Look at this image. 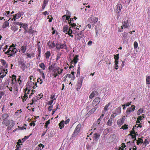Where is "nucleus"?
Listing matches in <instances>:
<instances>
[{"label":"nucleus","mask_w":150,"mask_h":150,"mask_svg":"<svg viewBox=\"0 0 150 150\" xmlns=\"http://www.w3.org/2000/svg\"><path fill=\"white\" fill-rule=\"evenodd\" d=\"M83 79L84 78L82 76L79 77L77 82V84L76 85V89L77 91H79V90L80 89L81 87Z\"/></svg>","instance_id":"obj_1"},{"label":"nucleus","mask_w":150,"mask_h":150,"mask_svg":"<svg viewBox=\"0 0 150 150\" xmlns=\"http://www.w3.org/2000/svg\"><path fill=\"white\" fill-rule=\"evenodd\" d=\"M96 142L93 141L90 144H88L86 145V148L87 150H90L92 149L96 145Z\"/></svg>","instance_id":"obj_2"},{"label":"nucleus","mask_w":150,"mask_h":150,"mask_svg":"<svg viewBox=\"0 0 150 150\" xmlns=\"http://www.w3.org/2000/svg\"><path fill=\"white\" fill-rule=\"evenodd\" d=\"M122 6L120 3H118L116 6V8L115 9V13H120L122 8Z\"/></svg>","instance_id":"obj_3"},{"label":"nucleus","mask_w":150,"mask_h":150,"mask_svg":"<svg viewBox=\"0 0 150 150\" xmlns=\"http://www.w3.org/2000/svg\"><path fill=\"white\" fill-rule=\"evenodd\" d=\"M56 48L57 50H60L64 48V47L66 46L64 44H62L60 43L57 42L56 44Z\"/></svg>","instance_id":"obj_4"},{"label":"nucleus","mask_w":150,"mask_h":150,"mask_svg":"<svg viewBox=\"0 0 150 150\" xmlns=\"http://www.w3.org/2000/svg\"><path fill=\"white\" fill-rule=\"evenodd\" d=\"M100 101V99L99 98H96L93 101L92 104L93 106L95 105L96 106Z\"/></svg>","instance_id":"obj_5"},{"label":"nucleus","mask_w":150,"mask_h":150,"mask_svg":"<svg viewBox=\"0 0 150 150\" xmlns=\"http://www.w3.org/2000/svg\"><path fill=\"white\" fill-rule=\"evenodd\" d=\"M125 118L124 117L121 118L120 119H119L117 121V124L119 125H123L125 122Z\"/></svg>","instance_id":"obj_6"},{"label":"nucleus","mask_w":150,"mask_h":150,"mask_svg":"<svg viewBox=\"0 0 150 150\" xmlns=\"http://www.w3.org/2000/svg\"><path fill=\"white\" fill-rule=\"evenodd\" d=\"M18 51L17 50L16 48H14L13 49H12L11 51V53L8 54L10 56L14 57L15 55V54Z\"/></svg>","instance_id":"obj_7"},{"label":"nucleus","mask_w":150,"mask_h":150,"mask_svg":"<svg viewBox=\"0 0 150 150\" xmlns=\"http://www.w3.org/2000/svg\"><path fill=\"white\" fill-rule=\"evenodd\" d=\"M123 26L125 28L128 27L129 26V23H128V20H124L122 22Z\"/></svg>","instance_id":"obj_8"},{"label":"nucleus","mask_w":150,"mask_h":150,"mask_svg":"<svg viewBox=\"0 0 150 150\" xmlns=\"http://www.w3.org/2000/svg\"><path fill=\"white\" fill-rule=\"evenodd\" d=\"M103 114H102V115L100 116V118H99L98 120H97V123L98 124L97 125V127H100V125L101 124H102V122L101 123L100 122V119H102L103 118Z\"/></svg>","instance_id":"obj_9"},{"label":"nucleus","mask_w":150,"mask_h":150,"mask_svg":"<svg viewBox=\"0 0 150 150\" xmlns=\"http://www.w3.org/2000/svg\"><path fill=\"white\" fill-rule=\"evenodd\" d=\"M98 94V92L96 91H93L90 94L89 98L90 99L93 98L95 96H96Z\"/></svg>","instance_id":"obj_10"},{"label":"nucleus","mask_w":150,"mask_h":150,"mask_svg":"<svg viewBox=\"0 0 150 150\" xmlns=\"http://www.w3.org/2000/svg\"><path fill=\"white\" fill-rule=\"evenodd\" d=\"M100 137V135L99 134L96 133L94 134V136L93 137V141L95 142H97V140Z\"/></svg>","instance_id":"obj_11"},{"label":"nucleus","mask_w":150,"mask_h":150,"mask_svg":"<svg viewBox=\"0 0 150 150\" xmlns=\"http://www.w3.org/2000/svg\"><path fill=\"white\" fill-rule=\"evenodd\" d=\"M89 20H91V21H92V22H91V23H93L92 25H94V24L96 23L98 21V18L95 17L92 18H90Z\"/></svg>","instance_id":"obj_12"},{"label":"nucleus","mask_w":150,"mask_h":150,"mask_svg":"<svg viewBox=\"0 0 150 150\" xmlns=\"http://www.w3.org/2000/svg\"><path fill=\"white\" fill-rule=\"evenodd\" d=\"M8 72V70L7 69H1V71L0 72V75H3L6 74V75L7 73Z\"/></svg>","instance_id":"obj_13"},{"label":"nucleus","mask_w":150,"mask_h":150,"mask_svg":"<svg viewBox=\"0 0 150 150\" xmlns=\"http://www.w3.org/2000/svg\"><path fill=\"white\" fill-rule=\"evenodd\" d=\"M119 58V55L118 54H117L116 55L115 57V65H117V64H118V59Z\"/></svg>","instance_id":"obj_14"},{"label":"nucleus","mask_w":150,"mask_h":150,"mask_svg":"<svg viewBox=\"0 0 150 150\" xmlns=\"http://www.w3.org/2000/svg\"><path fill=\"white\" fill-rule=\"evenodd\" d=\"M8 115L7 114H3L0 118V119L2 120H6L5 119L8 117Z\"/></svg>","instance_id":"obj_15"},{"label":"nucleus","mask_w":150,"mask_h":150,"mask_svg":"<svg viewBox=\"0 0 150 150\" xmlns=\"http://www.w3.org/2000/svg\"><path fill=\"white\" fill-rule=\"evenodd\" d=\"M10 124V121L8 120H6L3 121L2 124L7 126L9 125Z\"/></svg>","instance_id":"obj_16"},{"label":"nucleus","mask_w":150,"mask_h":150,"mask_svg":"<svg viewBox=\"0 0 150 150\" xmlns=\"http://www.w3.org/2000/svg\"><path fill=\"white\" fill-rule=\"evenodd\" d=\"M9 23L8 21H6L3 23L2 25V28H5L6 27L9 26Z\"/></svg>","instance_id":"obj_17"},{"label":"nucleus","mask_w":150,"mask_h":150,"mask_svg":"<svg viewBox=\"0 0 150 150\" xmlns=\"http://www.w3.org/2000/svg\"><path fill=\"white\" fill-rule=\"evenodd\" d=\"M146 81L147 84H150V76H146Z\"/></svg>","instance_id":"obj_18"},{"label":"nucleus","mask_w":150,"mask_h":150,"mask_svg":"<svg viewBox=\"0 0 150 150\" xmlns=\"http://www.w3.org/2000/svg\"><path fill=\"white\" fill-rule=\"evenodd\" d=\"M68 28L69 26L67 25L64 26L63 29V31L64 33L66 32L67 31Z\"/></svg>","instance_id":"obj_19"},{"label":"nucleus","mask_w":150,"mask_h":150,"mask_svg":"<svg viewBox=\"0 0 150 150\" xmlns=\"http://www.w3.org/2000/svg\"><path fill=\"white\" fill-rule=\"evenodd\" d=\"M83 30L81 31L80 33H78L77 34V35L78 36V37L77 38V39H78L79 40H80V39L81 38L82 36H83V34H82V32Z\"/></svg>","instance_id":"obj_20"},{"label":"nucleus","mask_w":150,"mask_h":150,"mask_svg":"<svg viewBox=\"0 0 150 150\" xmlns=\"http://www.w3.org/2000/svg\"><path fill=\"white\" fill-rule=\"evenodd\" d=\"M110 103H109L108 104L106 105L105 106L104 108V110H105V111H106L108 110L109 109V107L110 106Z\"/></svg>","instance_id":"obj_21"},{"label":"nucleus","mask_w":150,"mask_h":150,"mask_svg":"<svg viewBox=\"0 0 150 150\" xmlns=\"http://www.w3.org/2000/svg\"><path fill=\"white\" fill-rule=\"evenodd\" d=\"M143 137H142L141 138H139L138 140L137 141V144L138 145L140 143H143V139H142V138H143Z\"/></svg>","instance_id":"obj_22"},{"label":"nucleus","mask_w":150,"mask_h":150,"mask_svg":"<svg viewBox=\"0 0 150 150\" xmlns=\"http://www.w3.org/2000/svg\"><path fill=\"white\" fill-rule=\"evenodd\" d=\"M78 56H76L74 58V59L72 61V62H73L74 63V64L76 63L78 61Z\"/></svg>","instance_id":"obj_23"},{"label":"nucleus","mask_w":150,"mask_h":150,"mask_svg":"<svg viewBox=\"0 0 150 150\" xmlns=\"http://www.w3.org/2000/svg\"><path fill=\"white\" fill-rule=\"evenodd\" d=\"M81 124H78L76 127L75 130H76V131H78L79 132L81 129Z\"/></svg>","instance_id":"obj_24"},{"label":"nucleus","mask_w":150,"mask_h":150,"mask_svg":"<svg viewBox=\"0 0 150 150\" xmlns=\"http://www.w3.org/2000/svg\"><path fill=\"white\" fill-rule=\"evenodd\" d=\"M131 103L132 102H129L127 103L126 104H124V105H123L122 106H123V109H125V106H129V105H131Z\"/></svg>","instance_id":"obj_25"},{"label":"nucleus","mask_w":150,"mask_h":150,"mask_svg":"<svg viewBox=\"0 0 150 150\" xmlns=\"http://www.w3.org/2000/svg\"><path fill=\"white\" fill-rule=\"evenodd\" d=\"M46 55V59H48L50 55V52L49 51H47L45 53Z\"/></svg>","instance_id":"obj_26"},{"label":"nucleus","mask_w":150,"mask_h":150,"mask_svg":"<svg viewBox=\"0 0 150 150\" xmlns=\"http://www.w3.org/2000/svg\"><path fill=\"white\" fill-rule=\"evenodd\" d=\"M79 132L77 131H76V130L75 129L74 132H73V134H72V137H75L76 136L78 133H79Z\"/></svg>","instance_id":"obj_27"},{"label":"nucleus","mask_w":150,"mask_h":150,"mask_svg":"<svg viewBox=\"0 0 150 150\" xmlns=\"http://www.w3.org/2000/svg\"><path fill=\"white\" fill-rule=\"evenodd\" d=\"M21 50L23 53H24L26 50V46H23L21 48Z\"/></svg>","instance_id":"obj_28"},{"label":"nucleus","mask_w":150,"mask_h":150,"mask_svg":"<svg viewBox=\"0 0 150 150\" xmlns=\"http://www.w3.org/2000/svg\"><path fill=\"white\" fill-rule=\"evenodd\" d=\"M143 112V108H139L137 111V114L139 115H140V114L141 113Z\"/></svg>","instance_id":"obj_29"},{"label":"nucleus","mask_w":150,"mask_h":150,"mask_svg":"<svg viewBox=\"0 0 150 150\" xmlns=\"http://www.w3.org/2000/svg\"><path fill=\"white\" fill-rule=\"evenodd\" d=\"M60 68H56L55 67L52 70L53 73H57V71L59 70Z\"/></svg>","instance_id":"obj_30"},{"label":"nucleus","mask_w":150,"mask_h":150,"mask_svg":"<svg viewBox=\"0 0 150 150\" xmlns=\"http://www.w3.org/2000/svg\"><path fill=\"white\" fill-rule=\"evenodd\" d=\"M40 98H39V97H38V96H37L36 97L33 98L32 99V101L35 102L37 101V100H39Z\"/></svg>","instance_id":"obj_31"},{"label":"nucleus","mask_w":150,"mask_h":150,"mask_svg":"<svg viewBox=\"0 0 150 150\" xmlns=\"http://www.w3.org/2000/svg\"><path fill=\"white\" fill-rule=\"evenodd\" d=\"M64 121H62L60 123H59V127H64ZM62 129V127H61L60 128V129Z\"/></svg>","instance_id":"obj_32"},{"label":"nucleus","mask_w":150,"mask_h":150,"mask_svg":"<svg viewBox=\"0 0 150 150\" xmlns=\"http://www.w3.org/2000/svg\"><path fill=\"white\" fill-rule=\"evenodd\" d=\"M135 107L136 106L134 105H131V107L130 108L131 112H133V111H134V110H135Z\"/></svg>","instance_id":"obj_33"},{"label":"nucleus","mask_w":150,"mask_h":150,"mask_svg":"<svg viewBox=\"0 0 150 150\" xmlns=\"http://www.w3.org/2000/svg\"><path fill=\"white\" fill-rule=\"evenodd\" d=\"M112 123V120L111 119H109L107 122V124L109 126H111Z\"/></svg>","instance_id":"obj_34"},{"label":"nucleus","mask_w":150,"mask_h":150,"mask_svg":"<svg viewBox=\"0 0 150 150\" xmlns=\"http://www.w3.org/2000/svg\"><path fill=\"white\" fill-rule=\"evenodd\" d=\"M50 120H49L47 121L46 122L45 124V127L46 128H47L48 125L50 123Z\"/></svg>","instance_id":"obj_35"},{"label":"nucleus","mask_w":150,"mask_h":150,"mask_svg":"<svg viewBox=\"0 0 150 150\" xmlns=\"http://www.w3.org/2000/svg\"><path fill=\"white\" fill-rule=\"evenodd\" d=\"M134 49H137L138 47V43L136 42V41H135L134 43Z\"/></svg>","instance_id":"obj_36"},{"label":"nucleus","mask_w":150,"mask_h":150,"mask_svg":"<svg viewBox=\"0 0 150 150\" xmlns=\"http://www.w3.org/2000/svg\"><path fill=\"white\" fill-rule=\"evenodd\" d=\"M1 63L2 65H6V66L8 65V64H6V62L4 59H1Z\"/></svg>","instance_id":"obj_37"},{"label":"nucleus","mask_w":150,"mask_h":150,"mask_svg":"<svg viewBox=\"0 0 150 150\" xmlns=\"http://www.w3.org/2000/svg\"><path fill=\"white\" fill-rule=\"evenodd\" d=\"M22 25H21V26L20 27V28H21V27H23L24 29L25 30H26V29H27V26H28V25L26 24H23V26Z\"/></svg>","instance_id":"obj_38"},{"label":"nucleus","mask_w":150,"mask_h":150,"mask_svg":"<svg viewBox=\"0 0 150 150\" xmlns=\"http://www.w3.org/2000/svg\"><path fill=\"white\" fill-rule=\"evenodd\" d=\"M55 96L54 94H52L50 96V99L52 100H53V101L56 99V98H55Z\"/></svg>","instance_id":"obj_39"},{"label":"nucleus","mask_w":150,"mask_h":150,"mask_svg":"<svg viewBox=\"0 0 150 150\" xmlns=\"http://www.w3.org/2000/svg\"><path fill=\"white\" fill-rule=\"evenodd\" d=\"M22 99L23 100H25V98L27 99L28 98V96L26 93V91L25 92V93L24 94V96L23 97L22 96Z\"/></svg>","instance_id":"obj_40"},{"label":"nucleus","mask_w":150,"mask_h":150,"mask_svg":"<svg viewBox=\"0 0 150 150\" xmlns=\"http://www.w3.org/2000/svg\"><path fill=\"white\" fill-rule=\"evenodd\" d=\"M5 91H1L0 92V99L2 98V96L5 94Z\"/></svg>","instance_id":"obj_41"},{"label":"nucleus","mask_w":150,"mask_h":150,"mask_svg":"<svg viewBox=\"0 0 150 150\" xmlns=\"http://www.w3.org/2000/svg\"><path fill=\"white\" fill-rule=\"evenodd\" d=\"M121 128L123 129H127L128 128V127L127 125L125 124L124 125L122 126Z\"/></svg>","instance_id":"obj_42"},{"label":"nucleus","mask_w":150,"mask_h":150,"mask_svg":"<svg viewBox=\"0 0 150 150\" xmlns=\"http://www.w3.org/2000/svg\"><path fill=\"white\" fill-rule=\"evenodd\" d=\"M15 125V123L13 120H11V123L10 125V127L11 128L12 127Z\"/></svg>","instance_id":"obj_43"},{"label":"nucleus","mask_w":150,"mask_h":150,"mask_svg":"<svg viewBox=\"0 0 150 150\" xmlns=\"http://www.w3.org/2000/svg\"><path fill=\"white\" fill-rule=\"evenodd\" d=\"M6 76V74L2 75L0 76V82H2V79Z\"/></svg>","instance_id":"obj_44"},{"label":"nucleus","mask_w":150,"mask_h":150,"mask_svg":"<svg viewBox=\"0 0 150 150\" xmlns=\"http://www.w3.org/2000/svg\"><path fill=\"white\" fill-rule=\"evenodd\" d=\"M144 114H143L142 116L140 115V116H139V120H142L143 119V118H144Z\"/></svg>","instance_id":"obj_45"},{"label":"nucleus","mask_w":150,"mask_h":150,"mask_svg":"<svg viewBox=\"0 0 150 150\" xmlns=\"http://www.w3.org/2000/svg\"><path fill=\"white\" fill-rule=\"evenodd\" d=\"M137 132H135V134H132V138L133 139H134V140L133 142H134V141L135 140H136V135H137Z\"/></svg>","instance_id":"obj_46"},{"label":"nucleus","mask_w":150,"mask_h":150,"mask_svg":"<svg viewBox=\"0 0 150 150\" xmlns=\"http://www.w3.org/2000/svg\"><path fill=\"white\" fill-rule=\"evenodd\" d=\"M34 30H32V28L30 27L29 29L28 33H33Z\"/></svg>","instance_id":"obj_47"},{"label":"nucleus","mask_w":150,"mask_h":150,"mask_svg":"<svg viewBox=\"0 0 150 150\" xmlns=\"http://www.w3.org/2000/svg\"><path fill=\"white\" fill-rule=\"evenodd\" d=\"M127 114H129L131 112V108H128L126 111Z\"/></svg>","instance_id":"obj_48"},{"label":"nucleus","mask_w":150,"mask_h":150,"mask_svg":"<svg viewBox=\"0 0 150 150\" xmlns=\"http://www.w3.org/2000/svg\"><path fill=\"white\" fill-rule=\"evenodd\" d=\"M53 102V100H51L49 101L48 102L47 105H52Z\"/></svg>","instance_id":"obj_49"},{"label":"nucleus","mask_w":150,"mask_h":150,"mask_svg":"<svg viewBox=\"0 0 150 150\" xmlns=\"http://www.w3.org/2000/svg\"><path fill=\"white\" fill-rule=\"evenodd\" d=\"M29 136H25L23 139H22L23 142H24L26 139H28L29 137Z\"/></svg>","instance_id":"obj_50"},{"label":"nucleus","mask_w":150,"mask_h":150,"mask_svg":"<svg viewBox=\"0 0 150 150\" xmlns=\"http://www.w3.org/2000/svg\"><path fill=\"white\" fill-rule=\"evenodd\" d=\"M12 80V82L11 84L12 86L13 85V84H14L15 82L16 81V78L13 79Z\"/></svg>","instance_id":"obj_51"},{"label":"nucleus","mask_w":150,"mask_h":150,"mask_svg":"<svg viewBox=\"0 0 150 150\" xmlns=\"http://www.w3.org/2000/svg\"><path fill=\"white\" fill-rule=\"evenodd\" d=\"M63 71V69H60L59 70H58L57 71V72L58 74H60L62 71Z\"/></svg>","instance_id":"obj_52"},{"label":"nucleus","mask_w":150,"mask_h":150,"mask_svg":"<svg viewBox=\"0 0 150 150\" xmlns=\"http://www.w3.org/2000/svg\"><path fill=\"white\" fill-rule=\"evenodd\" d=\"M54 67V66H49L48 69L50 71L52 70V71Z\"/></svg>","instance_id":"obj_53"},{"label":"nucleus","mask_w":150,"mask_h":150,"mask_svg":"<svg viewBox=\"0 0 150 150\" xmlns=\"http://www.w3.org/2000/svg\"><path fill=\"white\" fill-rule=\"evenodd\" d=\"M134 128L135 127H133L132 129V130H131V132L132 134H135L136 133V132L134 131Z\"/></svg>","instance_id":"obj_54"},{"label":"nucleus","mask_w":150,"mask_h":150,"mask_svg":"<svg viewBox=\"0 0 150 150\" xmlns=\"http://www.w3.org/2000/svg\"><path fill=\"white\" fill-rule=\"evenodd\" d=\"M22 15V14H21L20 13H18L16 14V16H17L18 18H19Z\"/></svg>","instance_id":"obj_55"},{"label":"nucleus","mask_w":150,"mask_h":150,"mask_svg":"<svg viewBox=\"0 0 150 150\" xmlns=\"http://www.w3.org/2000/svg\"><path fill=\"white\" fill-rule=\"evenodd\" d=\"M52 75L54 76V77L55 78H56L57 76H58V75L57 74V73H53Z\"/></svg>","instance_id":"obj_56"},{"label":"nucleus","mask_w":150,"mask_h":150,"mask_svg":"<svg viewBox=\"0 0 150 150\" xmlns=\"http://www.w3.org/2000/svg\"><path fill=\"white\" fill-rule=\"evenodd\" d=\"M14 23L15 24H16L18 25H23V24H21V23H20L19 22H16V21L14 22Z\"/></svg>","instance_id":"obj_57"},{"label":"nucleus","mask_w":150,"mask_h":150,"mask_svg":"<svg viewBox=\"0 0 150 150\" xmlns=\"http://www.w3.org/2000/svg\"><path fill=\"white\" fill-rule=\"evenodd\" d=\"M97 107L96 106L94 108L92 109L91 110L92 111V112L93 113L97 109Z\"/></svg>","instance_id":"obj_58"},{"label":"nucleus","mask_w":150,"mask_h":150,"mask_svg":"<svg viewBox=\"0 0 150 150\" xmlns=\"http://www.w3.org/2000/svg\"><path fill=\"white\" fill-rule=\"evenodd\" d=\"M72 33V30L71 29H70V28L69 31H68V32L66 34H68V35H70Z\"/></svg>","instance_id":"obj_59"},{"label":"nucleus","mask_w":150,"mask_h":150,"mask_svg":"<svg viewBox=\"0 0 150 150\" xmlns=\"http://www.w3.org/2000/svg\"><path fill=\"white\" fill-rule=\"evenodd\" d=\"M53 108V105H52L51 106H50L48 107V110L49 111H51V110L52 109V108Z\"/></svg>","instance_id":"obj_60"},{"label":"nucleus","mask_w":150,"mask_h":150,"mask_svg":"<svg viewBox=\"0 0 150 150\" xmlns=\"http://www.w3.org/2000/svg\"><path fill=\"white\" fill-rule=\"evenodd\" d=\"M51 42L49 41L47 43V45H49L50 48L52 47V46L51 44Z\"/></svg>","instance_id":"obj_61"},{"label":"nucleus","mask_w":150,"mask_h":150,"mask_svg":"<svg viewBox=\"0 0 150 150\" xmlns=\"http://www.w3.org/2000/svg\"><path fill=\"white\" fill-rule=\"evenodd\" d=\"M19 65H21V66H24L25 65V63L21 61H20L19 62Z\"/></svg>","instance_id":"obj_62"},{"label":"nucleus","mask_w":150,"mask_h":150,"mask_svg":"<svg viewBox=\"0 0 150 150\" xmlns=\"http://www.w3.org/2000/svg\"><path fill=\"white\" fill-rule=\"evenodd\" d=\"M61 54H57V55L56 60L57 61L60 57Z\"/></svg>","instance_id":"obj_63"},{"label":"nucleus","mask_w":150,"mask_h":150,"mask_svg":"<svg viewBox=\"0 0 150 150\" xmlns=\"http://www.w3.org/2000/svg\"><path fill=\"white\" fill-rule=\"evenodd\" d=\"M92 43V41L91 40H90L88 42L87 44L88 45L90 46L91 45Z\"/></svg>","instance_id":"obj_64"}]
</instances>
